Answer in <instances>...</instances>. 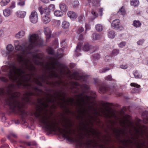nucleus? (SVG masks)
Returning a JSON list of instances; mask_svg holds the SVG:
<instances>
[{
	"mask_svg": "<svg viewBox=\"0 0 148 148\" xmlns=\"http://www.w3.org/2000/svg\"><path fill=\"white\" fill-rule=\"evenodd\" d=\"M91 96H89L83 93L78 95L75 100L70 98L66 100L64 97L59 93L56 92L53 95H49L46 99L40 103L37 106L34 113L35 116L38 118L43 127L46 129L54 132H60L63 136L69 140L71 139L74 130L71 128L72 124L69 121L65 119L61 123L63 128L58 126V123L54 119H51L47 114V108H55L56 105L64 106L66 105L76 106L79 108V112L81 116H85L86 115L91 117L90 111L94 108L90 104L93 103L95 97V93L90 92Z\"/></svg>",
	"mask_w": 148,
	"mask_h": 148,
	"instance_id": "f257e3e1",
	"label": "nucleus"
},
{
	"mask_svg": "<svg viewBox=\"0 0 148 148\" xmlns=\"http://www.w3.org/2000/svg\"><path fill=\"white\" fill-rule=\"evenodd\" d=\"M129 116H125L120 120L119 123L122 129H115L114 131L120 143L129 148H140L143 145L139 141V137L142 136L143 130L140 125V119L134 123L128 119Z\"/></svg>",
	"mask_w": 148,
	"mask_h": 148,
	"instance_id": "f03ea898",
	"label": "nucleus"
},
{
	"mask_svg": "<svg viewBox=\"0 0 148 148\" xmlns=\"http://www.w3.org/2000/svg\"><path fill=\"white\" fill-rule=\"evenodd\" d=\"M60 64L57 61L52 62L46 66V70L48 72V77L52 78L56 77L62 79V75L64 73L62 69H60Z\"/></svg>",
	"mask_w": 148,
	"mask_h": 148,
	"instance_id": "7ed1b4c3",
	"label": "nucleus"
},
{
	"mask_svg": "<svg viewBox=\"0 0 148 148\" xmlns=\"http://www.w3.org/2000/svg\"><path fill=\"white\" fill-rule=\"evenodd\" d=\"M19 94L14 92L12 87L0 89V97H18Z\"/></svg>",
	"mask_w": 148,
	"mask_h": 148,
	"instance_id": "20e7f679",
	"label": "nucleus"
},
{
	"mask_svg": "<svg viewBox=\"0 0 148 148\" xmlns=\"http://www.w3.org/2000/svg\"><path fill=\"white\" fill-rule=\"evenodd\" d=\"M76 145L78 148H94L96 146V144H93L91 142L85 143L80 139L76 140Z\"/></svg>",
	"mask_w": 148,
	"mask_h": 148,
	"instance_id": "39448f33",
	"label": "nucleus"
},
{
	"mask_svg": "<svg viewBox=\"0 0 148 148\" xmlns=\"http://www.w3.org/2000/svg\"><path fill=\"white\" fill-rule=\"evenodd\" d=\"M85 134L88 137H94L97 135V133L96 131L93 129H85Z\"/></svg>",
	"mask_w": 148,
	"mask_h": 148,
	"instance_id": "423d86ee",
	"label": "nucleus"
},
{
	"mask_svg": "<svg viewBox=\"0 0 148 148\" xmlns=\"http://www.w3.org/2000/svg\"><path fill=\"white\" fill-rule=\"evenodd\" d=\"M29 19L30 21L35 23L37 22L38 21L37 13L35 11H33L31 13L29 16Z\"/></svg>",
	"mask_w": 148,
	"mask_h": 148,
	"instance_id": "0eeeda50",
	"label": "nucleus"
},
{
	"mask_svg": "<svg viewBox=\"0 0 148 148\" xmlns=\"http://www.w3.org/2000/svg\"><path fill=\"white\" fill-rule=\"evenodd\" d=\"M55 6L54 5L51 4L47 8L43 9L40 12L41 14L43 13L49 14L51 11H53L55 9Z\"/></svg>",
	"mask_w": 148,
	"mask_h": 148,
	"instance_id": "6e6552de",
	"label": "nucleus"
},
{
	"mask_svg": "<svg viewBox=\"0 0 148 148\" xmlns=\"http://www.w3.org/2000/svg\"><path fill=\"white\" fill-rule=\"evenodd\" d=\"M119 24L120 21L117 19L114 20L112 23V26L114 29L122 30L123 29V27L121 26H119Z\"/></svg>",
	"mask_w": 148,
	"mask_h": 148,
	"instance_id": "1a4fd4ad",
	"label": "nucleus"
},
{
	"mask_svg": "<svg viewBox=\"0 0 148 148\" xmlns=\"http://www.w3.org/2000/svg\"><path fill=\"white\" fill-rule=\"evenodd\" d=\"M83 49L84 51H90L91 53L95 51L94 47L88 43L84 44L83 46Z\"/></svg>",
	"mask_w": 148,
	"mask_h": 148,
	"instance_id": "9d476101",
	"label": "nucleus"
},
{
	"mask_svg": "<svg viewBox=\"0 0 148 148\" xmlns=\"http://www.w3.org/2000/svg\"><path fill=\"white\" fill-rule=\"evenodd\" d=\"M44 15L42 16V21L43 23L46 24L48 23L51 20V18L49 14H47L43 13Z\"/></svg>",
	"mask_w": 148,
	"mask_h": 148,
	"instance_id": "9b49d317",
	"label": "nucleus"
},
{
	"mask_svg": "<svg viewBox=\"0 0 148 148\" xmlns=\"http://www.w3.org/2000/svg\"><path fill=\"white\" fill-rule=\"evenodd\" d=\"M74 85V87L78 88V87H80L82 89H88L89 88L90 86L86 84H84L82 85H79V84L76 82H74L73 83Z\"/></svg>",
	"mask_w": 148,
	"mask_h": 148,
	"instance_id": "f8f14e48",
	"label": "nucleus"
},
{
	"mask_svg": "<svg viewBox=\"0 0 148 148\" xmlns=\"http://www.w3.org/2000/svg\"><path fill=\"white\" fill-rule=\"evenodd\" d=\"M41 58L39 56L38 54H36L33 56V62L36 64H39L40 63L39 59Z\"/></svg>",
	"mask_w": 148,
	"mask_h": 148,
	"instance_id": "ddd939ff",
	"label": "nucleus"
},
{
	"mask_svg": "<svg viewBox=\"0 0 148 148\" xmlns=\"http://www.w3.org/2000/svg\"><path fill=\"white\" fill-rule=\"evenodd\" d=\"M59 8L60 10L63 12H66L68 10V7L65 3H61L59 4Z\"/></svg>",
	"mask_w": 148,
	"mask_h": 148,
	"instance_id": "4468645a",
	"label": "nucleus"
},
{
	"mask_svg": "<svg viewBox=\"0 0 148 148\" xmlns=\"http://www.w3.org/2000/svg\"><path fill=\"white\" fill-rule=\"evenodd\" d=\"M6 53L8 55H10L13 51L14 47L11 44H9L6 47Z\"/></svg>",
	"mask_w": 148,
	"mask_h": 148,
	"instance_id": "2eb2a0df",
	"label": "nucleus"
},
{
	"mask_svg": "<svg viewBox=\"0 0 148 148\" xmlns=\"http://www.w3.org/2000/svg\"><path fill=\"white\" fill-rule=\"evenodd\" d=\"M72 77L76 80L83 78V76L80 75L77 72H75L73 73L72 75Z\"/></svg>",
	"mask_w": 148,
	"mask_h": 148,
	"instance_id": "dca6fc26",
	"label": "nucleus"
},
{
	"mask_svg": "<svg viewBox=\"0 0 148 148\" xmlns=\"http://www.w3.org/2000/svg\"><path fill=\"white\" fill-rule=\"evenodd\" d=\"M68 16L71 18H75L77 16L75 12L73 11H69L67 13Z\"/></svg>",
	"mask_w": 148,
	"mask_h": 148,
	"instance_id": "f3484780",
	"label": "nucleus"
},
{
	"mask_svg": "<svg viewBox=\"0 0 148 148\" xmlns=\"http://www.w3.org/2000/svg\"><path fill=\"white\" fill-rule=\"evenodd\" d=\"M25 34V32L23 30H21L16 34L15 36L17 38H20L24 36Z\"/></svg>",
	"mask_w": 148,
	"mask_h": 148,
	"instance_id": "a211bd4d",
	"label": "nucleus"
},
{
	"mask_svg": "<svg viewBox=\"0 0 148 148\" xmlns=\"http://www.w3.org/2000/svg\"><path fill=\"white\" fill-rule=\"evenodd\" d=\"M26 14V12L23 11H19L17 12V16L21 18H24Z\"/></svg>",
	"mask_w": 148,
	"mask_h": 148,
	"instance_id": "6ab92c4d",
	"label": "nucleus"
},
{
	"mask_svg": "<svg viewBox=\"0 0 148 148\" xmlns=\"http://www.w3.org/2000/svg\"><path fill=\"white\" fill-rule=\"evenodd\" d=\"M143 115L145 116L143 117V122L145 123H148V111H146L143 113Z\"/></svg>",
	"mask_w": 148,
	"mask_h": 148,
	"instance_id": "aec40b11",
	"label": "nucleus"
},
{
	"mask_svg": "<svg viewBox=\"0 0 148 148\" xmlns=\"http://www.w3.org/2000/svg\"><path fill=\"white\" fill-rule=\"evenodd\" d=\"M108 90V88L106 86H101L99 89L100 93H104Z\"/></svg>",
	"mask_w": 148,
	"mask_h": 148,
	"instance_id": "412c9836",
	"label": "nucleus"
},
{
	"mask_svg": "<svg viewBox=\"0 0 148 148\" xmlns=\"http://www.w3.org/2000/svg\"><path fill=\"white\" fill-rule=\"evenodd\" d=\"M45 33L47 36V39L48 38H49L51 36V31L48 27H46L45 28Z\"/></svg>",
	"mask_w": 148,
	"mask_h": 148,
	"instance_id": "4be33fe9",
	"label": "nucleus"
},
{
	"mask_svg": "<svg viewBox=\"0 0 148 148\" xmlns=\"http://www.w3.org/2000/svg\"><path fill=\"white\" fill-rule=\"evenodd\" d=\"M54 14L55 16L57 17L61 16L63 14V12L61 10H58L55 11Z\"/></svg>",
	"mask_w": 148,
	"mask_h": 148,
	"instance_id": "5701e85b",
	"label": "nucleus"
},
{
	"mask_svg": "<svg viewBox=\"0 0 148 148\" xmlns=\"http://www.w3.org/2000/svg\"><path fill=\"white\" fill-rule=\"evenodd\" d=\"M130 3L132 5L135 7L138 5L139 2L138 0H131Z\"/></svg>",
	"mask_w": 148,
	"mask_h": 148,
	"instance_id": "b1692460",
	"label": "nucleus"
},
{
	"mask_svg": "<svg viewBox=\"0 0 148 148\" xmlns=\"http://www.w3.org/2000/svg\"><path fill=\"white\" fill-rule=\"evenodd\" d=\"M69 23L66 21H64L62 22V27L63 28H67L69 26Z\"/></svg>",
	"mask_w": 148,
	"mask_h": 148,
	"instance_id": "393cba45",
	"label": "nucleus"
},
{
	"mask_svg": "<svg viewBox=\"0 0 148 148\" xmlns=\"http://www.w3.org/2000/svg\"><path fill=\"white\" fill-rule=\"evenodd\" d=\"M3 13L5 16H8L10 14V10L9 9H6L3 11Z\"/></svg>",
	"mask_w": 148,
	"mask_h": 148,
	"instance_id": "a878e982",
	"label": "nucleus"
},
{
	"mask_svg": "<svg viewBox=\"0 0 148 148\" xmlns=\"http://www.w3.org/2000/svg\"><path fill=\"white\" fill-rule=\"evenodd\" d=\"M108 37L111 38H113L115 36V33L114 31H110L108 34Z\"/></svg>",
	"mask_w": 148,
	"mask_h": 148,
	"instance_id": "bb28decb",
	"label": "nucleus"
},
{
	"mask_svg": "<svg viewBox=\"0 0 148 148\" xmlns=\"http://www.w3.org/2000/svg\"><path fill=\"white\" fill-rule=\"evenodd\" d=\"M95 28L98 32H101L103 30L102 26L100 24H97L96 25Z\"/></svg>",
	"mask_w": 148,
	"mask_h": 148,
	"instance_id": "cd10ccee",
	"label": "nucleus"
},
{
	"mask_svg": "<svg viewBox=\"0 0 148 148\" xmlns=\"http://www.w3.org/2000/svg\"><path fill=\"white\" fill-rule=\"evenodd\" d=\"M72 5L74 8H76L78 7L79 5V3L78 1L75 0L72 3Z\"/></svg>",
	"mask_w": 148,
	"mask_h": 148,
	"instance_id": "c85d7f7f",
	"label": "nucleus"
},
{
	"mask_svg": "<svg viewBox=\"0 0 148 148\" xmlns=\"http://www.w3.org/2000/svg\"><path fill=\"white\" fill-rule=\"evenodd\" d=\"M92 37L93 39L95 40L99 39L101 38V36L100 35L97 34L96 33H94L93 34Z\"/></svg>",
	"mask_w": 148,
	"mask_h": 148,
	"instance_id": "c756f323",
	"label": "nucleus"
},
{
	"mask_svg": "<svg viewBox=\"0 0 148 148\" xmlns=\"http://www.w3.org/2000/svg\"><path fill=\"white\" fill-rule=\"evenodd\" d=\"M141 25L140 22L138 21L135 20L133 22V25L136 27H139Z\"/></svg>",
	"mask_w": 148,
	"mask_h": 148,
	"instance_id": "7c9ffc66",
	"label": "nucleus"
},
{
	"mask_svg": "<svg viewBox=\"0 0 148 148\" xmlns=\"http://www.w3.org/2000/svg\"><path fill=\"white\" fill-rule=\"evenodd\" d=\"M10 1V0H2L0 2L1 6H3L6 5Z\"/></svg>",
	"mask_w": 148,
	"mask_h": 148,
	"instance_id": "2f4dec72",
	"label": "nucleus"
},
{
	"mask_svg": "<svg viewBox=\"0 0 148 148\" xmlns=\"http://www.w3.org/2000/svg\"><path fill=\"white\" fill-rule=\"evenodd\" d=\"M118 12L122 15H124L125 14V10L124 8L122 6L119 10Z\"/></svg>",
	"mask_w": 148,
	"mask_h": 148,
	"instance_id": "473e14b6",
	"label": "nucleus"
},
{
	"mask_svg": "<svg viewBox=\"0 0 148 148\" xmlns=\"http://www.w3.org/2000/svg\"><path fill=\"white\" fill-rule=\"evenodd\" d=\"M119 53V50L117 49H114L112 52V54L113 56H115Z\"/></svg>",
	"mask_w": 148,
	"mask_h": 148,
	"instance_id": "72a5a7b5",
	"label": "nucleus"
},
{
	"mask_svg": "<svg viewBox=\"0 0 148 148\" xmlns=\"http://www.w3.org/2000/svg\"><path fill=\"white\" fill-rule=\"evenodd\" d=\"M84 31V29L83 27H79L78 29L77 33L78 34H80Z\"/></svg>",
	"mask_w": 148,
	"mask_h": 148,
	"instance_id": "f704fd0d",
	"label": "nucleus"
},
{
	"mask_svg": "<svg viewBox=\"0 0 148 148\" xmlns=\"http://www.w3.org/2000/svg\"><path fill=\"white\" fill-rule=\"evenodd\" d=\"M81 46L82 44L81 43L78 44L75 50V51L76 52H79L81 51Z\"/></svg>",
	"mask_w": 148,
	"mask_h": 148,
	"instance_id": "c9c22d12",
	"label": "nucleus"
},
{
	"mask_svg": "<svg viewBox=\"0 0 148 148\" xmlns=\"http://www.w3.org/2000/svg\"><path fill=\"white\" fill-rule=\"evenodd\" d=\"M47 51L49 54L51 55H54V54L53 50L51 48H49L48 49Z\"/></svg>",
	"mask_w": 148,
	"mask_h": 148,
	"instance_id": "e433bc0d",
	"label": "nucleus"
},
{
	"mask_svg": "<svg viewBox=\"0 0 148 148\" xmlns=\"http://www.w3.org/2000/svg\"><path fill=\"white\" fill-rule=\"evenodd\" d=\"M24 143L29 146L32 145H36V143L35 142H29L28 143L24 142Z\"/></svg>",
	"mask_w": 148,
	"mask_h": 148,
	"instance_id": "4c0bfd02",
	"label": "nucleus"
},
{
	"mask_svg": "<svg viewBox=\"0 0 148 148\" xmlns=\"http://www.w3.org/2000/svg\"><path fill=\"white\" fill-rule=\"evenodd\" d=\"M78 19L79 21L80 22H82L84 21L85 20V17L84 16H79L78 17Z\"/></svg>",
	"mask_w": 148,
	"mask_h": 148,
	"instance_id": "58836bf2",
	"label": "nucleus"
},
{
	"mask_svg": "<svg viewBox=\"0 0 148 148\" xmlns=\"http://www.w3.org/2000/svg\"><path fill=\"white\" fill-rule=\"evenodd\" d=\"M131 86H134L137 88H139L140 87V85L134 83H131Z\"/></svg>",
	"mask_w": 148,
	"mask_h": 148,
	"instance_id": "ea45409f",
	"label": "nucleus"
},
{
	"mask_svg": "<svg viewBox=\"0 0 148 148\" xmlns=\"http://www.w3.org/2000/svg\"><path fill=\"white\" fill-rule=\"evenodd\" d=\"M105 111L107 112V113H106V116L108 117H109L110 115L109 114V111L108 110H107L106 109H105L104 110V111H103V114H106L105 113Z\"/></svg>",
	"mask_w": 148,
	"mask_h": 148,
	"instance_id": "a19ab883",
	"label": "nucleus"
},
{
	"mask_svg": "<svg viewBox=\"0 0 148 148\" xmlns=\"http://www.w3.org/2000/svg\"><path fill=\"white\" fill-rule=\"evenodd\" d=\"M93 56L95 59H98L99 58L100 55L99 54L97 53L94 54Z\"/></svg>",
	"mask_w": 148,
	"mask_h": 148,
	"instance_id": "79ce46f5",
	"label": "nucleus"
},
{
	"mask_svg": "<svg viewBox=\"0 0 148 148\" xmlns=\"http://www.w3.org/2000/svg\"><path fill=\"white\" fill-rule=\"evenodd\" d=\"M91 13L95 17H97V14L96 12L94 10H92L91 12Z\"/></svg>",
	"mask_w": 148,
	"mask_h": 148,
	"instance_id": "37998d69",
	"label": "nucleus"
},
{
	"mask_svg": "<svg viewBox=\"0 0 148 148\" xmlns=\"http://www.w3.org/2000/svg\"><path fill=\"white\" fill-rule=\"evenodd\" d=\"M90 25L89 23H86L85 24L86 30V31L90 28Z\"/></svg>",
	"mask_w": 148,
	"mask_h": 148,
	"instance_id": "c03bdc74",
	"label": "nucleus"
},
{
	"mask_svg": "<svg viewBox=\"0 0 148 148\" xmlns=\"http://www.w3.org/2000/svg\"><path fill=\"white\" fill-rule=\"evenodd\" d=\"M125 45V42H122L120 43L119 45V46L120 47H122Z\"/></svg>",
	"mask_w": 148,
	"mask_h": 148,
	"instance_id": "a18cd8bd",
	"label": "nucleus"
},
{
	"mask_svg": "<svg viewBox=\"0 0 148 148\" xmlns=\"http://www.w3.org/2000/svg\"><path fill=\"white\" fill-rule=\"evenodd\" d=\"M25 3L24 1H20L18 3V5L21 6H23L25 5Z\"/></svg>",
	"mask_w": 148,
	"mask_h": 148,
	"instance_id": "49530a36",
	"label": "nucleus"
},
{
	"mask_svg": "<svg viewBox=\"0 0 148 148\" xmlns=\"http://www.w3.org/2000/svg\"><path fill=\"white\" fill-rule=\"evenodd\" d=\"M0 79L2 81H4L5 82L8 81V79L6 78H5L3 77H0Z\"/></svg>",
	"mask_w": 148,
	"mask_h": 148,
	"instance_id": "de8ad7c7",
	"label": "nucleus"
},
{
	"mask_svg": "<svg viewBox=\"0 0 148 148\" xmlns=\"http://www.w3.org/2000/svg\"><path fill=\"white\" fill-rule=\"evenodd\" d=\"M15 7V2H12L11 5L10 6V8H13Z\"/></svg>",
	"mask_w": 148,
	"mask_h": 148,
	"instance_id": "09e8293b",
	"label": "nucleus"
},
{
	"mask_svg": "<svg viewBox=\"0 0 148 148\" xmlns=\"http://www.w3.org/2000/svg\"><path fill=\"white\" fill-rule=\"evenodd\" d=\"M143 40H139L137 42V44L138 45H141L143 44Z\"/></svg>",
	"mask_w": 148,
	"mask_h": 148,
	"instance_id": "8fccbe9b",
	"label": "nucleus"
},
{
	"mask_svg": "<svg viewBox=\"0 0 148 148\" xmlns=\"http://www.w3.org/2000/svg\"><path fill=\"white\" fill-rule=\"evenodd\" d=\"M120 67L121 68L123 69H126L127 68V66L126 65H121L120 66Z\"/></svg>",
	"mask_w": 148,
	"mask_h": 148,
	"instance_id": "3c124183",
	"label": "nucleus"
},
{
	"mask_svg": "<svg viewBox=\"0 0 148 148\" xmlns=\"http://www.w3.org/2000/svg\"><path fill=\"white\" fill-rule=\"evenodd\" d=\"M106 79L109 81L111 80L112 79V78L110 75L108 76L106 78Z\"/></svg>",
	"mask_w": 148,
	"mask_h": 148,
	"instance_id": "603ef678",
	"label": "nucleus"
},
{
	"mask_svg": "<svg viewBox=\"0 0 148 148\" xmlns=\"http://www.w3.org/2000/svg\"><path fill=\"white\" fill-rule=\"evenodd\" d=\"M61 43L62 47H64L65 46V44H66V42L64 40L62 41Z\"/></svg>",
	"mask_w": 148,
	"mask_h": 148,
	"instance_id": "864d4df0",
	"label": "nucleus"
},
{
	"mask_svg": "<svg viewBox=\"0 0 148 148\" xmlns=\"http://www.w3.org/2000/svg\"><path fill=\"white\" fill-rule=\"evenodd\" d=\"M57 57L58 58H60L62 56V54H60V53H59V52H58L57 53Z\"/></svg>",
	"mask_w": 148,
	"mask_h": 148,
	"instance_id": "5fc2aeb1",
	"label": "nucleus"
},
{
	"mask_svg": "<svg viewBox=\"0 0 148 148\" xmlns=\"http://www.w3.org/2000/svg\"><path fill=\"white\" fill-rule=\"evenodd\" d=\"M135 77L136 78H140L141 77V75H136V74H134Z\"/></svg>",
	"mask_w": 148,
	"mask_h": 148,
	"instance_id": "6e6d98bb",
	"label": "nucleus"
},
{
	"mask_svg": "<svg viewBox=\"0 0 148 148\" xmlns=\"http://www.w3.org/2000/svg\"><path fill=\"white\" fill-rule=\"evenodd\" d=\"M83 35H82V34L80 35L79 37L78 38L79 40H82V39H83Z\"/></svg>",
	"mask_w": 148,
	"mask_h": 148,
	"instance_id": "4d7b16f0",
	"label": "nucleus"
},
{
	"mask_svg": "<svg viewBox=\"0 0 148 148\" xmlns=\"http://www.w3.org/2000/svg\"><path fill=\"white\" fill-rule=\"evenodd\" d=\"M42 1L45 3H47L49 2V0H40Z\"/></svg>",
	"mask_w": 148,
	"mask_h": 148,
	"instance_id": "13d9d810",
	"label": "nucleus"
},
{
	"mask_svg": "<svg viewBox=\"0 0 148 148\" xmlns=\"http://www.w3.org/2000/svg\"><path fill=\"white\" fill-rule=\"evenodd\" d=\"M3 35V32L2 30H0V37L1 36Z\"/></svg>",
	"mask_w": 148,
	"mask_h": 148,
	"instance_id": "bf43d9fd",
	"label": "nucleus"
},
{
	"mask_svg": "<svg viewBox=\"0 0 148 148\" xmlns=\"http://www.w3.org/2000/svg\"><path fill=\"white\" fill-rule=\"evenodd\" d=\"M109 57L108 56H106L105 57V60L106 61H108V60H109Z\"/></svg>",
	"mask_w": 148,
	"mask_h": 148,
	"instance_id": "052dcab7",
	"label": "nucleus"
},
{
	"mask_svg": "<svg viewBox=\"0 0 148 148\" xmlns=\"http://www.w3.org/2000/svg\"><path fill=\"white\" fill-rule=\"evenodd\" d=\"M102 10H103L102 9H100L99 10V12H100V14H101V16H102Z\"/></svg>",
	"mask_w": 148,
	"mask_h": 148,
	"instance_id": "680f3d73",
	"label": "nucleus"
},
{
	"mask_svg": "<svg viewBox=\"0 0 148 148\" xmlns=\"http://www.w3.org/2000/svg\"><path fill=\"white\" fill-rule=\"evenodd\" d=\"M109 70L108 69H106V70H105V69H103L102 72H106L107 70Z\"/></svg>",
	"mask_w": 148,
	"mask_h": 148,
	"instance_id": "e2e57ef3",
	"label": "nucleus"
},
{
	"mask_svg": "<svg viewBox=\"0 0 148 148\" xmlns=\"http://www.w3.org/2000/svg\"><path fill=\"white\" fill-rule=\"evenodd\" d=\"M12 135L14 137H16V135L15 134H12Z\"/></svg>",
	"mask_w": 148,
	"mask_h": 148,
	"instance_id": "0e129e2a",
	"label": "nucleus"
},
{
	"mask_svg": "<svg viewBox=\"0 0 148 148\" xmlns=\"http://www.w3.org/2000/svg\"><path fill=\"white\" fill-rule=\"evenodd\" d=\"M102 106H104V107L106 106V103H103V104Z\"/></svg>",
	"mask_w": 148,
	"mask_h": 148,
	"instance_id": "69168bd1",
	"label": "nucleus"
},
{
	"mask_svg": "<svg viewBox=\"0 0 148 148\" xmlns=\"http://www.w3.org/2000/svg\"><path fill=\"white\" fill-rule=\"evenodd\" d=\"M2 119H5V117H4V116H3V117H2Z\"/></svg>",
	"mask_w": 148,
	"mask_h": 148,
	"instance_id": "338daca9",
	"label": "nucleus"
},
{
	"mask_svg": "<svg viewBox=\"0 0 148 148\" xmlns=\"http://www.w3.org/2000/svg\"><path fill=\"white\" fill-rule=\"evenodd\" d=\"M4 147L3 146H1L0 147V148H4Z\"/></svg>",
	"mask_w": 148,
	"mask_h": 148,
	"instance_id": "774afa93",
	"label": "nucleus"
}]
</instances>
